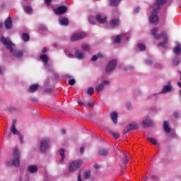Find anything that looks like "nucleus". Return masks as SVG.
I'll return each mask as SVG.
<instances>
[{
  "instance_id": "6ab92c4d",
  "label": "nucleus",
  "mask_w": 181,
  "mask_h": 181,
  "mask_svg": "<svg viewBox=\"0 0 181 181\" xmlns=\"http://www.w3.org/2000/svg\"><path fill=\"white\" fill-rule=\"evenodd\" d=\"M38 88H39L38 84L31 85L28 88V93H35V91H37Z\"/></svg>"
},
{
  "instance_id": "b1692460",
  "label": "nucleus",
  "mask_w": 181,
  "mask_h": 181,
  "mask_svg": "<svg viewBox=\"0 0 181 181\" xmlns=\"http://www.w3.org/2000/svg\"><path fill=\"white\" fill-rule=\"evenodd\" d=\"M110 25L112 27L119 26V19H112L110 22Z\"/></svg>"
},
{
  "instance_id": "f3484780",
  "label": "nucleus",
  "mask_w": 181,
  "mask_h": 181,
  "mask_svg": "<svg viewBox=\"0 0 181 181\" xmlns=\"http://www.w3.org/2000/svg\"><path fill=\"white\" fill-rule=\"evenodd\" d=\"M59 22L62 26H69V18L66 17L59 19Z\"/></svg>"
},
{
  "instance_id": "4be33fe9",
  "label": "nucleus",
  "mask_w": 181,
  "mask_h": 181,
  "mask_svg": "<svg viewBox=\"0 0 181 181\" xmlns=\"http://www.w3.org/2000/svg\"><path fill=\"white\" fill-rule=\"evenodd\" d=\"M75 56L76 59H84V54H83L80 49H76L75 51Z\"/></svg>"
},
{
  "instance_id": "473e14b6",
  "label": "nucleus",
  "mask_w": 181,
  "mask_h": 181,
  "mask_svg": "<svg viewBox=\"0 0 181 181\" xmlns=\"http://www.w3.org/2000/svg\"><path fill=\"white\" fill-rule=\"evenodd\" d=\"M180 63V61H179V57H174V59L173 60V66H179Z\"/></svg>"
},
{
  "instance_id": "412c9836",
  "label": "nucleus",
  "mask_w": 181,
  "mask_h": 181,
  "mask_svg": "<svg viewBox=\"0 0 181 181\" xmlns=\"http://www.w3.org/2000/svg\"><path fill=\"white\" fill-rule=\"evenodd\" d=\"M28 172H30V173H36V172H37V165H29Z\"/></svg>"
},
{
  "instance_id": "cd10ccee",
  "label": "nucleus",
  "mask_w": 181,
  "mask_h": 181,
  "mask_svg": "<svg viewBox=\"0 0 181 181\" xmlns=\"http://www.w3.org/2000/svg\"><path fill=\"white\" fill-rule=\"evenodd\" d=\"M81 49L83 52H88L91 49V47L88 44H82Z\"/></svg>"
},
{
  "instance_id": "f704fd0d",
  "label": "nucleus",
  "mask_w": 181,
  "mask_h": 181,
  "mask_svg": "<svg viewBox=\"0 0 181 181\" xmlns=\"http://www.w3.org/2000/svg\"><path fill=\"white\" fill-rule=\"evenodd\" d=\"M24 11L26 13H33V9H32L30 6L24 7Z\"/></svg>"
},
{
  "instance_id": "bb28decb",
  "label": "nucleus",
  "mask_w": 181,
  "mask_h": 181,
  "mask_svg": "<svg viewBox=\"0 0 181 181\" xmlns=\"http://www.w3.org/2000/svg\"><path fill=\"white\" fill-rule=\"evenodd\" d=\"M11 132L14 135H21V132L16 129V126H11Z\"/></svg>"
},
{
  "instance_id": "69168bd1",
  "label": "nucleus",
  "mask_w": 181,
  "mask_h": 181,
  "mask_svg": "<svg viewBox=\"0 0 181 181\" xmlns=\"http://www.w3.org/2000/svg\"><path fill=\"white\" fill-rule=\"evenodd\" d=\"M177 86H178L179 87H180V88H181V83H180V82H178V83H177Z\"/></svg>"
},
{
  "instance_id": "0eeeda50",
  "label": "nucleus",
  "mask_w": 181,
  "mask_h": 181,
  "mask_svg": "<svg viewBox=\"0 0 181 181\" xmlns=\"http://www.w3.org/2000/svg\"><path fill=\"white\" fill-rule=\"evenodd\" d=\"M87 36L86 33H78L72 35L71 37V42H77V40H81V39H84Z\"/></svg>"
},
{
  "instance_id": "c9c22d12",
  "label": "nucleus",
  "mask_w": 181,
  "mask_h": 181,
  "mask_svg": "<svg viewBox=\"0 0 181 181\" xmlns=\"http://www.w3.org/2000/svg\"><path fill=\"white\" fill-rule=\"evenodd\" d=\"M138 48L139 49V50H141V52L146 50V47L145 46V45L141 44V43H139L137 45Z\"/></svg>"
},
{
  "instance_id": "864d4df0",
  "label": "nucleus",
  "mask_w": 181,
  "mask_h": 181,
  "mask_svg": "<svg viewBox=\"0 0 181 181\" xmlns=\"http://www.w3.org/2000/svg\"><path fill=\"white\" fill-rule=\"evenodd\" d=\"M173 115L175 118H179V112H174Z\"/></svg>"
},
{
  "instance_id": "c03bdc74",
  "label": "nucleus",
  "mask_w": 181,
  "mask_h": 181,
  "mask_svg": "<svg viewBox=\"0 0 181 181\" xmlns=\"http://www.w3.org/2000/svg\"><path fill=\"white\" fill-rule=\"evenodd\" d=\"M69 86H74L76 84V80L75 79H71L69 81Z\"/></svg>"
},
{
  "instance_id": "a18cd8bd",
  "label": "nucleus",
  "mask_w": 181,
  "mask_h": 181,
  "mask_svg": "<svg viewBox=\"0 0 181 181\" xmlns=\"http://www.w3.org/2000/svg\"><path fill=\"white\" fill-rule=\"evenodd\" d=\"M153 62H152L150 59H148L146 60V64H148V66H151V64H153Z\"/></svg>"
},
{
  "instance_id": "680f3d73",
  "label": "nucleus",
  "mask_w": 181,
  "mask_h": 181,
  "mask_svg": "<svg viewBox=\"0 0 181 181\" xmlns=\"http://www.w3.org/2000/svg\"><path fill=\"white\" fill-rule=\"evenodd\" d=\"M69 57H71V59H73V57H74V55L71 54H69Z\"/></svg>"
},
{
  "instance_id": "dca6fc26",
  "label": "nucleus",
  "mask_w": 181,
  "mask_h": 181,
  "mask_svg": "<svg viewBox=\"0 0 181 181\" xmlns=\"http://www.w3.org/2000/svg\"><path fill=\"white\" fill-rule=\"evenodd\" d=\"M6 29H12V19L8 17L4 22Z\"/></svg>"
},
{
  "instance_id": "bf43d9fd",
  "label": "nucleus",
  "mask_w": 181,
  "mask_h": 181,
  "mask_svg": "<svg viewBox=\"0 0 181 181\" xmlns=\"http://www.w3.org/2000/svg\"><path fill=\"white\" fill-rule=\"evenodd\" d=\"M61 132L64 135V134H66V129H62Z\"/></svg>"
},
{
  "instance_id": "37998d69",
  "label": "nucleus",
  "mask_w": 181,
  "mask_h": 181,
  "mask_svg": "<svg viewBox=\"0 0 181 181\" xmlns=\"http://www.w3.org/2000/svg\"><path fill=\"white\" fill-rule=\"evenodd\" d=\"M77 103L78 104V105H81V107H85L86 106V103H83L81 100L78 99L77 100Z\"/></svg>"
},
{
  "instance_id": "58836bf2",
  "label": "nucleus",
  "mask_w": 181,
  "mask_h": 181,
  "mask_svg": "<svg viewBox=\"0 0 181 181\" xmlns=\"http://www.w3.org/2000/svg\"><path fill=\"white\" fill-rule=\"evenodd\" d=\"M85 179H90L91 177V172L90 171H86L84 173Z\"/></svg>"
},
{
  "instance_id": "ea45409f",
  "label": "nucleus",
  "mask_w": 181,
  "mask_h": 181,
  "mask_svg": "<svg viewBox=\"0 0 181 181\" xmlns=\"http://www.w3.org/2000/svg\"><path fill=\"white\" fill-rule=\"evenodd\" d=\"M148 141H149V142H151V144H153V145H157L158 142L156 141V140H155V139L152 138V137H149L148 139Z\"/></svg>"
},
{
  "instance_id": "20e7f679",
  "label": "nucleus",
  "mask_w": 181,
  "mask_h": 181,
  "mask_svg": "<svg viewBox=\"0 0 181 181\" xmlns=\"http://www.w3.org/2000/svg\"><path fill=\"white\" fill-rule=\"evenodd\" d=\"M81 165H83V160L78 159L74 160L70 163L69 170L70 172H75V170H77V169H78Z\"/></svg>"
},
{
  "instance_id": "2eb2a0df",
  "label": "nucleus",
  "mask_w": 181,
  "mask_h": 181,
  "mask_svg": "<svg viewBox=\"0 0 181 181\" xmlns=\"http://www.w3.org/2000/svg\"><path fill=\"white\" fill-rule=\"evenodd\" d=\"M110 152V148H100L98 150L99 156H107Z\"/></svg>"
},
{
  "instance_id": "c756f323",
  "label": "nucleus",
  "mask_w": 181,
  "mask_h": 181,
  "mask_svg": "<svg viewBox=\"0 0 181 181\" xmlns=\"http://www.w3.org/2000/svg\"><path fill=\"white\" fill-rule=\"evenodd\" d=\"M109 134H111L115 139H118V138H119V133L118 132H115L112 130H109Z\"/></svg>"
},
{
  "instance_id": "a19ab883",
  "label": "nucleus",
  "mask_w": 181,
  "mask_h": 181,
  "mask_svg": "<svg viewBox=\"0 0 181 181\" xmlns=\"http://www.w3.org/2000/svg\"><path fill=\"white\" fill-rule=\"evenodd\" d=\"M88 94H89V95H93V94H94V88L93 87L88 88Z\"/></svg>"
},
{
  "instance_id": "e433bc0d",
  "label": "nucleus",
  "mask_w": 181,
  "mask_h": 181,
  "mask_svg": "<svg viewBox=\"0 0 181 181\" xmlns=\"http://www.w3.org/2000/svg\"><path fill=\"white\" fill-rule=\"evenodd\" d=\"M88 21L91 25H95V18L90 16L88 17Z\"/></svg>"
},
{
  "instance_id": "338daca9",
  "label": "nucleus",
  "mask_w": 181,
  "mask_h": 181,
  "mask_svg": "<svg viewBox=\"0 0 181 181\" xmlns=\"http://www.w3.org/2000/svg\"><path fill=\"white\" fill-rule=\"evenodd\" d=\"M0 74H2V69H1V67H0Z\"/></svg>"
},
{
  "instance_id": "f03ea898",
  "label": "nucleus",
  "mask_w": 181,
  "mask_h": 181,
  "mask_svg": "<svg viewBox=\"0 0 181 181\" xmlns=\"http://www.w3.org/2000/svg\"><path fill=\"white\" fill-rule=\"evenodd\" d=\"M158 30L157 28H154L151 30V35H153V36H154L155 39H160V37H162L163 39V41L158 44L157 46H160V47H164L165 49H166V47H168V34H166L165 31H163L160 34H158Z\"/></svg>"
},
{
  "instance_id": "09e8293b",
  "label": "nucleus",
  "mask_w": 181,
  "mask_h": 181,
  "mask_svg": "<svg viewBox=\"0 0 181 181\" xmlns=\"http://www.w3.org/2000/svg\"><path fill=\"white\" fill-rule=\"evenodd\" d=\"M19 136V139H20V142L21 144H23V136L21 135V133H20V135Z\"/></svg>"
},
{
  "instance_id": "5fc2aeb1",
  "label": "nucleus",
  "mask_w": 181,
  "mask_h": 181,
  "mask_svg": "<svg viewBox=\"0 0 181 181\" xmlns=\"http://www.w3.org/2000/svg\"><path fill=\"white\" fill-rule=\"evenodd\" d=\"M102 84H103V86H104V84L107 86V85L110 84V81H104L102 83Z\"/></svg>"
},
{
  "instance_id": "f8f14e48",
  "label": "nucleus",
  "mask_w": 181,
  "mask_h": 181,
  "mask_svg": "<svg viewBox=\"0 0 181 181\" xmlns=\"http://www.w3.org/2000/svg\"><path fill=\"white\" fill-rule=\"evenodd\" d=\"M136 128H138V125L136 124H129L123 130V134H128L129 131H132V129H136Z\"/></svg>"
},
{
  "instance_id": "72a5a7b5",
  "label": "nucleus",
  "mask_w": 181,
  "mask_h": 181,
  "mask_svg": "<svg viewBox=\"0 0 181 181\" xmlns=\"http://www.w3.org/2000/svg\"><path fill=\"white\" fill-rule=\"evenodd\" d=\"M22 37H23V40H24V42H29V39H30L29 34L23 33Z\"/></svg>"
},
{
  "instance_id": "2f4dec72",
  "label": "nucleus",
  "mask_w": 181,
  "mask_h": 181,
  "mask_svg": "<svg viewBox=\"0 0 181 181\" xmlns=\"http://www.w3.org/2000/svg\"><path fill=\"white\" fill-rule=\"evenodd\" d=\"M98 57H103V54H101V52L98 53L97 55H94L91 59L92 62H96Z\"/></svg>"
},
{
  "instance_id": "4468645a",
  "label": "nucleus",
  "mask_w": 181,
  "mask_h": 181,
  "mask_svg": "<svg viewBox=\"0 0 181 181\" xmlns=\"http://www.w3.org/2000/svg\"><path fill=\"white\" fill-rule=\"evenodd\" d=\"M95 19L98 23H105V22H107V16L104 15H97Z\"/></svg>"
},
{
  "instance_id": "4d7b16f0",
  "label": "nucleus",
  "mask_w": 181,
  "mask_h": 181,
  "mask_svg": "<svg viewBox=\"0 0 181 181\" xmlns=\"http://www.w3.org/2000/svg\"><path fill=\"white\" fill-rule=\"evenodd\" d=\"M42 53H46V52H47V48L44 47L42 50Z\"/></svg>"
},
{
  "instance_id": "423d86ee",
  "label": "nucleus",
  "mask_w": 181,
  "mask_h": 181,
  "mask_svg": "<svg viewBox=\"0 0 181 181\" xmlns=\"http://www.w3.org/2000/svg\"><path fill=\"white\" fill-rule=\"evenodd\" d=\"M115 67H117V60H110L106 66V73H111V71H114V70H115Z\"/></svg>"
},
{
  "instance_id": "49530a36",
  "label": "nucleus",
  "mask_w": 181,
  "mask_h": 181,
  "mask_svg": "<svg viewBox=\"0 0 181 181\" xmlns=\"http://www.w3.org/2000/svg\"><path fill=\"white\" fill-rule=\"evenodd\" d=\"M45 2L47 6H49L50 4L52 2V0H45Z\"/></svg>"
},
{
  "instance_id": "4c0bfd02",
  "label": "nucleus",
  "mask_w": 181,
  "mask_h": 181,
  "mask_svg": "<svg viewBox=\"0 0 181 181\" xmlns=\"http://www.w3.org/2000/svg\"><path fill=\"white\" fill-rule=\"evenodd\" d=\"M115 43H121V35H117L113 37Z\"/></svg>"
},
{
  "instance_id": "ddd939ff",
  "label": "nucleus",
  "mask_w": 181,
  "mask_h": 181,
  "mask_svg": "<svg viewBox=\"0 0 181 181\" xmlns=\"http://www.w3.org/2000/svg\"><path fill=\"white\" fill-rule=\"evenodd\" d=\"M142 127L143 128H148V127H152L153 123H152V120H151V119H149V117H146V119L142 121Z\"/></svg>"
},
{
  "instance_id": "39448f33",
  "label": "nucleus",
  "mask_w": 181,
  "mask_h": 181,
  "mask_svg": "<svg viewBox=\"0 0 181 181\" xmlns=\"http://www.w3.org/2000/svg\"><path fill=\"white\" fill-rule=\"evenodd\" d=\"M50 146V140L49 139H45L40 142V151L41 152H46Z\"/></svg>"
},
{
  "instance_id": "e2e57ef3",
  "label": "nucleus",
  "mask_w": 181,
  "mask_h": 181,
  "mask_svg": "<svg viewBox=\"0 0 181 181\" xmlns=\"http://www.w3.org/2000/svg\"><path fill=\"white\" fill-rule=\"evenodd\" d=\"M95 169H100V165H95Z\"/></svg>"
},
{
  "instance_id": "774afa93",
  "label": "nucleus",
  "mask_w": 181,
  "mask_h": 181,
  "mask_svg": "<svg viewBox=\"0 0 181 181\" xmlns=\"http://www.w3.org/2000/svg\"><path fill=\"white\" fill-rule=\"evenodd\" d=\"M8 138H11V133L8 134Z\"/></svg>"
},
{
  "instance_id": "393cba45",
  "label": "nucleus",
  "mask_w": 181,
  "mask_h": 181,
  "mask_svg": "<svg viewBox=\"0 0 181 181\" xmlns=\"http://www.w3.org/2000/svg\"><path fill=\"white\" fill-rule=\"evenodd\" d=\"M163 128L165 132H167L168 134L170 133V128L169 127V123L167 121H164Z\"/></svg>"
},
{
  "instance_id": "c85d7f7f",
  "label": "nucleus",
  "mask_w": 181,
  "mask_h": 181,
  "mask_svg": "<svg viewBox=\"0 0 181 181\" xmlns=\"http://www.w3.org/2000/svg\"><path fill=\"white\" fill-rule=\"evenodd\" d=\"M121 1H122V0H110V5L111 6H118V5H119V3L121 2Z\"/></svg>"
},
{
  "instance_id": "7ed1b4c3",
  "label": "nucleus",
  "mask_w": 181,
  "mask_h": 181,
  "mask_svg": "<svg viewBox=\"0 0 181 181\" xmlns=\"http://www.w3.org/2000/svg\"><path fill=\"white\" fill-rule=\"evenodd\" d=\"M13 165L15 168H19L21 165V156L19 155V150L18 148H15L13 153Z\"/></svg>"
},
{
  "instance_id": "603ef678",
  "label": "nucleus",
  "mask_w": 181,
  "mask_h": 181,
  "mask_svg": "<svg viewBox=\"0 0 181 181\" xmlns=\"http://www.w3.org/2000/svg\"><path fill=\"white\" fill-rule=\"evenodd\" d=\"M78 181H82L81 180V172H79L78 173Z\"/></svg>"
},
{
  "instance_id": "a878e982",
  "label": "nucleus",
  "mask_w": 181,
  "mask_h": 181,
  "mask_svg": "<svg viewBox=\"0 0 181 181\" xmlns=\"http://www.w3.org/2000/svg\"><path fill=\"white\" fill-rule=\"evenodd\" d=\"M40 59L42 62H44V63H49V57L45 54L40 55Z\"/></svg>"
},
{
  "instance_id": "6e6552de",
  "label": "nucleus",
  "mask_w": 181,
  "mask_h": 181,
  "mask_svg": "<svg viewBox=\"0 0 181 181\" xmlns=\"http://www.w3.org/2000/svg\"><path fill=\"white\" fill-rule=\"evenodd\" d=\"M54 12L56 15H64L67 12V6H60L59 7L54 9Z\"/></svg>"
},
{
  "instance_id": "3c124183",
  "label": "nucleus",
  "mask_w": 181,
  "mask_h": 181,
  "mask_svg": "<svg viewBox=\"0 0 181 181\" xmlns=\"http://www.w3.org/2000/svg\"><path fill=\"white\" fill-rule=\"evenodd\" d=\"M127 110H132V105H131V103H128L127 105Z\"/></svg>"
},
{
  "instance_id": "052dcab7",
  "label": "nucleus",
  "mask_w": 181,
  "mask_h": 181,
  "mask_svg": "<svg viewBox=\"0 0 181 181\" xmlns=\"http://www.w3.org/2000/svg\"><path fill=\"white\" fill-rule=\"evenodd\" d=\"M16 124V120H13L12 127H15Z\"/></svg>"
},
{
  "instance_id": "8fccbe9b",
  "label": "nucleus",
  "mask_w": 181,
  "mask_h": 181,
  "mask_svg": "<svg viewBox=\"0 0 181 181\" xmlns=\"http://www.w3.org/2000/svg\"><path fill=\"white\" fill-rule=\"evenodd\" d=\"M84 151H85L84 147H81V148H80V153H81V155H83V154H84Z\"/></svg>"
},
{
  "instance_id": "5701e85b",
  "label": "nucleus",
  "mask_w": 181,
  "mask_h": 181,
  "mask_svg": "<svg viewBox=\"0 0 181 181\" xmlns=\"http://www.w3.org/2000/svg\"><path fill=\"white\" fill-rule=\"evenodd\" d=\"M59 155L62 158L60 159V162H61V163H63V162H64V159L66 158V156L64 155V149H63V148L59 149Z\"/></svg>"
},
{
  "instance_id": "13d9d810",
  "label": "nucleus",
  "mask_w": 181,
  "mask_h": 181,
  "mask_svg": "<svg viewBox=\"0 0 181 181\" xmlns=\"http://www.w3.org/2000/svg\"><path fill=\"white\" fill-rule=\"evenodd\" d=\"M139 12V7H136V8H135V13H138Z\"/></svg>"
},
{
  "instance_id": "9b49d317",
  "label": "nucleus",
  "mask_w": 181,
  "mask_h": 181,
  "mask_svg": "<svg viewBox=\"0 0 181 181\" xmlns=\"http://www.w3.org/2000/svg\"><path fill=\"white\" fill-rule=\"evenodd\" d=\"M156 13H158L153 12V13H152L151 16L149 17L150 23L158 24L159 23V16H158V15Z\"/></svg>"
},
{
  "instance_id": "aec40b11",
  "label": "nucleus",
  "mask_w": 181,
  "mask_h": 181,
  "mask_svg": "<svg viewBox=\"0 0 181 181\" xmlns=\"http://www.w3.org/2000/svg\"><path fill=\"white\" fill-rule=\"evenodd\" d=\"M173 52L175 54H177V56H180V53H181V45L180 44L177 45L174 49Z\"/></svg>"
},
{
  "instance_id": "1a4fd4ad",
  "label": "nucleus",
  "mask_w": 181,
  "mask_h": 181,
  "mask_svg": "<svg viewBox=\"0 0 181 181\" xmlns=\"http://www.w3.org/2000/svg\"><path fill=\"white\" fill-rule=\"evenodd\" d=\"M166 2H168V0H156V3L155 4L156 8L153 9V12L155 13H158V12H159V9H160V6H162V5H165Z\"/></svg>"
},
{
  "instance_id": "0e129e2a",
  "label": "nucleus",
  "mask_w": 181,
  "mask_h": 181,
  "mask_svg": "<svg viewBox=\"0 0 181 181\" xmlns=\"http://www.w3.org/2000/svg\"><path fill=\"white\" fill-rule=\"evenodd\" d=\"M3 26H4V24L2 23H0V29H2Z\"/></svg>"
},
{
  "instance_id": "9d476101",
  "label": "nucleus",
  "mask_w": 181,
  "mask_h": 181,
  "mask_svg": "<svg viewBox=\"0 0 181 181\" xmlns=\"http://www.w3.org/2000/svg\"><path fill=\"white\" fill-rule=\"evenodd\" d=\"M172 90H173V86L170 83V81H169L168 85H165L163 87V89L160 93V94H166V93H170V91H172Z\"/></svg>"
},
{
  "instance_id": "7c9ffc66",
  "label": "nucleus",
  "mask_w": 181,
  "mask_h": 181,
  "mask_svg": "<svg viewBox=\"0 0 181 181\" xmlns=\"http://www.w3.org/2000/svg\"><path fill=\"white\" fill-rule=\"evenodd\" d=\"M96 91L98 93H100V91H103L104 90V83H100L96 88H95Z\"/></svg>"
},
{
  "instance_id": "79ce46f5",
  "label": "nucleus",
  "mask_w": 181,
  "mask_h": 181,
  "mask_svg": "<svg viewBox=\"0 0 181 181\" xmlns=\"http://www.w3.org/2000/svg\"><path fill=\"white\" fill-rule=\"evenodd\" d=\"M122 155L124 157V165H127L128 163V162L129 161V160L128 159V156H127L125 155V153L122 152Z\"/></svg>"
},
{
  "instance_id": "a211bd4d",
  "label": "nucleus",
  "mask_w": 181,
  "mask_h": 181,
  "mask_svg": "<svg viewBox=\"0 0 181 181\" xmlns=\"http://www.w3.org/2000/svg\"><path fill=\"white\" fill-rule=\"evenodd\" d=\"M110 118L112 121L114 122V124H117L118 122V114L116 113V112H112L110 114Z\"/></svg>"
},
{
  "instance_id": "f257e3e1",
  "label": "nucleus",
  "mask_w": 181,
  "mask_h": 181,
  "mask_svg": "<svg viewBox=\"0 0 181 181\" xmlns=\"http://www.w3.org/2000/svg\"><path fill=\"white\" fill-rule=\"evenodd\" d=\"M1 42L6 46V49L10 50L11 53L13 54V56H15V57L21 58L22 56H23V52L21 50L15 49L13 50V48L12 47L13 46V43L9 38H6L5 37H1Z\"/></svg>"
},
{
  "instance_id": "de8ad7c7",
  "label": "nucleus",
  "mask_w": 181,
  "mask_h": 181,
  "mask_svg": "<svg viewBox=\"0 0 181 181\" xmlns=\"http://www.w3.org/2000/svg\"><path fill=\"white\" fill-rule=\"evenodd\" d=\"M88 105H89L90 107H91V108H93V107H94V102H92V101L88 102Z\"/></svg>"
},
{
  "instance_id": "6e6d98bb",
  "label": "nucleus",
  "mask_w": 181,
  "mask_h": 181,
  "mask_svg": "<svg viewBox=\"0 0 181 181\" xmlns=\"http://www.w3.org/2000/svg\"><path fill=\"white\" fill-rule=\"evenodd\" d=\"M40 29H41V30H46V27H45L44 25H41L40 26Z\"/></svg>"
}]
</instances>
